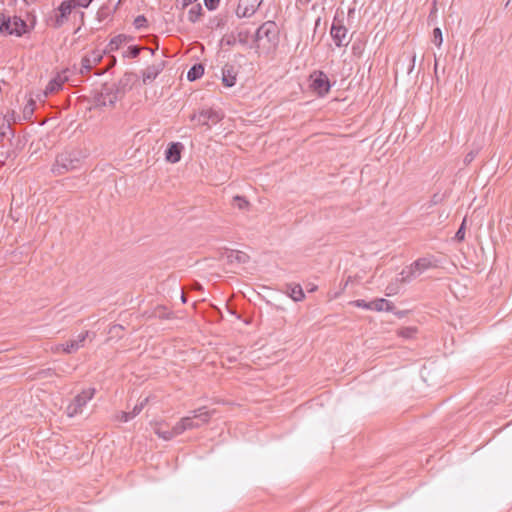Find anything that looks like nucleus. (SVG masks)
Masks as SVG:
<instances>
[{"mask_svg": "<svg viewBox=\"0 0 512 512\" xmlns=\"http://www.w3.org/2000/svg\"><path fill=\"white\" fill-rule=\"evenodd\" d=\"M213 415V411L206 410L205 407L193 410L191 415L181 418L170 430L164 429V423H157L154 428L155 434L168 441L181 435L187 430L200 428L207 424Z\"/></svg>", "mask_w": 512, "mask_h": 512, "instance_id": "obj_1", "label": "nucleus"}, {"mask_svg": "<svg viewBox=\"0 0 512 512\" xmlns=\"http://www.w3.org/2000/svg\"><path fill=\"white\" fill-rule=\"evenodd\" d=\"M437 260L433 256L421 257L405 267L397 277L396 281L400 283H408L412 279L420 276L425 271L437 268Z\"/></svg>", "mask_w": 512, "mask_h": 512, "instance_id": "obj_2", "label": "nucleus"}, {"mask_svg": "<svg viewBox=\"0 0 512 512\" xmlns=\"http://www.w3.org/2000/svg\"><path fill=\"white\" fill-rule=\"evenodd\" d=\"M83 159L82 152L74 149L64 151L57 155L55 163L52 166V172L55 175H62L69 171L78 169Z\"/></svg>", "mask_w": 512, "mask_h": 512, "instance_id": "obj_3", "label": "nucleus"}, {"mask_svg": "<svg viewBox=\"0 0 512 512\" xmlns=\"http://www.w3.org/2000/svg\"><path fill=\"white\" fill-rule=\"evenodd\" d=\"M27 28L28 26L26 22L18 16H3L2 20L0 21V32L6 33L8 35H15L20 37L27 32Z\"/></svg>", "mask_w": 512, "mask_h": 512, "instance_id": "obj_4", "label": "nucleus"}, {"mask_svg": "<svg viewBox=\"0 0 512 512\" xmlns=\"http://www.w3.org/2000/svg\"><path fill=\"white\" fill-rule=\"evenodd\" d=\"M95 392L94 388H88L76 395L66 408L67 416L72 418L81 414L86 404L94 397Z\"/></svg>", "mask_w": 512, "mask_h": 512, "instance_id": "obj_5", "label": "nucleus"}, {"mask_svg": "<svg viewBox=\"0 0 512 512\" xmlns=\"http://www.w3.org/2000/svg\"><path fill=\"white\" fill-rule=\"evenodd\" d=\"M279 30L274 21L264 22L255 33V42L265 39L269 44L276 45L278 42Z\"/></svg>", "mask_w": 512, "mask_h": 512, "instance_id": "obj_6", "label": "nucleus"}, {"mask_svg": "<svg viewBox=\"0 0 512 512\" xmlns=\"http://www.w3.org/2000/svg\"><path fill=\"white\" fill-rule=\"evenodd\" d=\"M310 79V87L318 96H325L330 91V81L323 71H314Z\"/></svg>", "mask_w": 512, "mask_h": 512, "instance_id": "obj_7", "label": "nucleus"}, {"mask_svg": "<svg viewBox=\"0 0 512 512\" xmlns=\"http://www.w3.org/2000/svg\"><path fill=\"white\" fill-rule=\"evenodd\" d=\"M73 8H75V0H64L54 11V16L51 17L52 26L61 27L68 20Z\"/></svg>", "mask_w": 512, "mask_h": 512, "instance_id": "obj_8", "label": "nucleus"}, {"mask_svg": "<svg viewBox=\"0 0 512 512\" xmlns=\"http://www.w3.org/2000/svg\"><path fill=\"white\" fill-rule=\"evenodd\" d=\"M222 114L214 109L208 108L203 109L199 113H195L191 116L192 121H196L199 125L210 126L211 124H217L222 119Z\"/></svg>", "mask_w": 512, "mask_h": 512, "instance_id": "obj_9", "label": "nucleus"}, {"mask_svg": "<svg viewBox=\"0 0 512 512\" xmlns=\"http://www.w3.org/2000/svg\"><path fill=\"white\" fill-rule=\"evenodd\" d=\"M330 34L337 47H346L350 42V38H348V30L340 21H333Z\"/></svg>", "mask_w": 512, "mask_h": 512, "instance_id": "obj_10", "label": "nucleus"}, {"mask_svg": "<svg viewBox=\"0 0 512 512\" xmlns=\"http://www.w3.org/2000/svg\"><path fill=\"white\" fill-rule=\"evenodd\" d=\"M103 55L100 51L93 50L82 57L79 72L85 75L91 71L98 63L101 62Z\"/></svg>", "mask_w": 512, "mask_h": 512, "instance_id": "obj_11", "label": "nucleus"}, {"mask_svg": "<svg viewBox=\"0 0 512 512\" xmlns=\"http://www.w3.org/2000/svg\"><path fill=\"white\" fill-rule=\"evenodd\" d=\"M257 0H239L237 9H236V15L239 18H245L252 16L259 4H256Z\"/></svg>", "mask_w": 512, "mask_h": 512, "instance_id": "obj_12", "label": "nucleus"}, {"mask_svg": "<svg viewBox=\"0 0 512 512\" xmlns=\"http://www.w3.org/2000/svg\"><path fill=\"white\" fill-rule=\"evenodd\" d=\"M238 70L233 64H225L222 68V83L225 87H233L237 81Z\"/></svg>", "mask_w": 512, "mask_h": 512, "instance_id": "obj_13", "label": "nucleus"}, {"mask_svg": "<svg viewBox=\"0 0 512 512\" xmlns=\"http://www.w3.org/2000/svg\"><path fill=\"white\" fill-rule=\"evenodd\" d=\"M182 149L183 145L179 142L169 144L165 152L166 160L170 163H177L180 161Z\"/></svg>", "mask_w": 512, "mask_h": 512, "instance_id": "obj_14", "label": "nucleus"}, {"mask_svg": "<svg viewBox=\"0 0 512 512\" xmlns=\"http://www.w3.org/2000/svg\"><path fill=\"white\" fill-rule=\"evenodd\" d=\"M163 70V63L148 66L142 72V80L144 84L150 83L156 79L159 73Z\"/></svg>", "mask_w": 512, "mask_h": 512, "instance_id": "obj_15", "label": "nucleus"}, {"mask_svg": "<svg viewBox=\"0 0 512 512\" xmlns=\"http://www.w3.org/2000/svg\"><path fill=\"white\" fill-rule=\"evenodd\" d=\"M286 292L294 301H302L305 298L302 287L299 284H288L286 286Z\"/></svg>", "mask_w": 512, "mask_h": 512, "instance_id": "obj_16", "label": "nucleus"}, {"mask_svg": "<svg viewBox=\"0 0 512 512\" xmlns=\"http://www.w3.org/2000/svg\"><path fill=\"white\" fill-rule=\"evenodd\" d=\"M63 83H64V79H62L60 76L53 78L47 84L44 94L47 96L51 93L59 91L61 89Z\"/></svg>", "mask_w": 512, "mask_h": 512, "instance_id": "obj_17", "label": "nucleus"}, {"mask_svg": "<svg viewBox=\"0 0 512 512\" xmlns=\"http://www.w3.org/2000/svg\"><path fill=\"white\" fill-rule=\"evenodd\" d=\"M127 40L128 37L122 34L113 37L108 44V51L113 52L118 50L122 44L127 42Z\"/></svg>", "mask_w": 512, "mask_h": 512, "instance_id": "obj_18", "label": "nucleus"}, {"mask_svg": "<svg viewBox=\"0 0 512 512\" xmlns=\"http://www.w3.org/2000/svg\"><path fill=\"white\" fill-rule=\"evenodd\" d=\"M370 310H373V311L390 310V302L383 298L375 299L373 301H370Z\"/></svg>", "mask_w": 512, "mask_h": 512, "instance_id": "obj_19", "label": "nucleus"}, {"mask_svg": "<svg viewBox=\"0 0 512 512\" xmlns=\"http://www.w3.org/2000/svg\"><path fill=\"white\" fill-rule=\"evenodd\" d=\"M204 73V67L201 64H195L193 65L188 73L187 78L189 81H195L199 79Z\"/></svg>", "mask_w": 512, "mask_h": 512, "instance_id": "obj_20", "label": "nucleus"}, {"mask_svg": "<svg viewBox=\"0 0 512 512\" xmlns=\"http://www.w3.org/2000/svg\"><path fill=\"white\" fill-rule=\"evenodd\" d=\"M231 205L241 211H246L250 207V203L248 202V200L239 195L233 197Z\"/></svg>", "mask_w": 512, "mask_h": 512, "instance_id": "obj_21", "label": "nucleus"}, {"mask_svg": "<svg viewBox=\"0 0 512 512\" xmlns=\"http://www.w3.org/2000/svg\"><path fill=\"white\" fill-rule=\"evenodd\" d=\"M235 36H236V39H237V43L241 44V45H247L248 42H249V38H250V31L249 30H237V31H233Z\"/></svg>", "mask_w": 512, "mask_h": 512, "instance_id": "obj_22", "label": "nucleus"}, {"mask_svg": "<svg viewBox=\"0 0 512 512\" xmlns=\"http://www.w3.org/2000/svg\"><path fill=\"white\" fill-rule=\"evenodd\" d=\"M171 312L165 306H157L153 310L152 316L159 319H168L170 318Z\"/></svg>", "mask_w": 512, "mask_h": 512, "instance_id": "obj_23", "label": "nucleus"}, {"mask_svg": "<svg viewBox=\"0 0 512 512\" xmlns=\"http://www.w3.org/2000/svg\"><path fill=\"white\" fill-rule=\"evenodd\" d=\"M201 12H202V7L201 5H196L194 7H192L189 11H188V20L192 23H195L200 15H201Z\"/></svg>", "mask_w": 512, "mask_h": 512, "instance_id": "obj_24", "label": "nucleus"}, {"mask_svg": "<svg viewBox=\"0 0 512 512\" xmlns=\"http://www.w3.org/2000/svg\"><path fill=\"white\" fill-rule=\"evenodd\" d=\"M35 109V101L30 98L23 109L24 119H30Z\"/></svg>", "mask_w": 512, "mask_h": 512, "instance_id": "obj_25", "label": "nucleus"}, {"mask_svg": "<svg viewBox=\"0 0 512 512\" xmlns=\"http://www.w3.org/2000/svg\"><path fill=\"white\" fill-rule=\"evenodd\" d=\"M141 50H143V48L140 46H129L123 53V57L136 58L140 54Z\"/></svg>", "mask_w": 512, "mask_h": 512, "instance_id": "obj_26", "label": "nucleus"}, {"mask_svg": "<svg viewBox=\"0 0 512 512\" xmlns=\"http://www.w3.org/2000/svg\"><path fill=\"white\" fill-rule=\"evenodd\" d=\"M61 347H62V352L66 353V354H71L78 350L77 344H75L74 340H70L65 344H61Z\"/></svg>", "mask_w": 512, "mask_h": 512, "instance_id": "obj_27", "label": "nucleus"}, {"mask_svg": "<svg viewBox=\"0 0 512 512\" xmlns=\"http://www.w3.org/2000/svg\"><path fill=\"white\" fill-rule=\"evenodd\" d=\"M221 43L227 46H234L237 43V39L234 32L224 35L221 40Z\"/></svg>", "mask_w": 512, "mask_h": 512, "instance_id": "obj_28", "label": "nucleus"}, {"mask_svg": "<svg viewBox=\"0 0 512 512\" xmlns=\"http://www.w3.org/2000/svg\"><path fill=\"white\" fill-rule=\"evenodd\" d=\"M149 401H150V397H145L144 399H142L132 409L133 414L136 416L139 415L141 413V411L143 410V408L149 403Z\"/></svg>", "mask_w": 512, "mask_h": 512, "instance_id": "obj_29", "label": "nucleus"}, {"mask_svg": "<svg viewBox=\"0 0 512 512\" xmlns=\"http://www.w3.org/2000/svg\"><path fill=\"white\" fill-rule=\"evenodd\" d=\"M433 43L440 47L442 45V42H443V36H442V31L440 28H435L433 30V39H432Z\"/></svg>", "mask_w": 512, "mask_h": 512, "instance_id": "obj_30", "label": "nucleus"}, {"mask_svg": "<svg viewBox=\"0 0 512 512\" xmlns=\"http://www.w3.org/2000/svg\"><path fill=\"white\" fill-rule=\"evenodd\" d=\"M465 225H466V218L463 219L459 229L457 230V232L455 234V239L459 242H461L465 239Z\"/></svg>", "mask_w": 512, "mask_h": 512, "instance_id": "obj_31", "label": "nucleus"}, {"mask_svg": "<svg viewBox=\"0 0 512 512\" xmlns=\"http://www.w3.org/2000/svg\"><path fill=\"white\" fill-rule=\"evenodd\" d=\"M147 25V19L143 15H139L134 20V26L136 29H143Z\"/></svg>", "mask_w": 512, "mask_h": 512, "instance_id": "obj_32", "label": "nucleus"}, {"mask_svg": "<svg viewBox=\"0 0 512 512\" xmlns=\"http://www.w3.org/2000/svg\"><path fill=\"white\" fill-rule=\"evenodd\" d=\"M350 305L355 307L363 308L366 310H370V302H366L365 300L358 299L350 302Z\"/></svg>", "mask_w": 512, "mask_h": 512, "instance_id": "obj_33", "label": "nucleus"}, {"mask_svg": "<svg viewBox=\"0 0 512 512\" xmlns=\"http://www.w3.org/2000/svg\"><path fill=\"white\" fill-rule=\"evenodd\" d=\"M52 375H55V371L53 369H51V368L40 370L37 373V377L40 378V379L48 377V376H52Z\"/></svg>", "mask_w": 512, "mask_h": 512, "instance_id": "obj_34", "label": "nucleus"}, {"mask_svg": "<svg viewBox=\"0 0 512 512\" xmlns=\"http://www.w3.org/2000/svg\"><path fill=\"white\" fill-rule=\"evenodd\" d=\"M88 331L81 333L76 340H74L75 344H77V349L84 345V342L88 336Z\"/></svg>", "mask_w": 512, "mask_h": 512, "instance_id": "obj_35", "label": "nucleus"}, {"mask_svg": "<svg viewBox=\"0 0 512 512\" xmlns=\"http://www.w3.org/2000/svg\"><path fill=\"white\" fill-rule=\"evenodd\" d=\"M220 0H204L206 7L209 10L215 9Z\"/></svg>", "mask_w": 512, "mask_h": 512, "instance_id": "obj_36", "label": "nucleus"}, {"mask_svg": "<svg viewBox=\"0 0 512 512\" xmlns=\"http://www.w3.org/2000/svg\"><path fill=\"white\" fill-rule=\"evenodd\" d=\"M475 157H476V152L471 151V152L467 153L464 158V163L467 165L470 164L474 160Z\"/></svg>", "mask_w": 512, "mask_h": 512, "instance_id": "obj_37", "label": "nucleus"}, {"mask_svg": "<svg viewBox=\"0 0 512 512\" xmlns=\"http://www.w3.org/2000/svg\"><path fill=\"white\" fill-rule=\"evenodd\" d=\"M115 419L117 421H120V422H128L127 421V414L125 411H121V412H118L116 415H115Z\"/></svg>", "mask_w": 512, "mask_h": 512, "instance_id": "obj_38", "label": "nucleus"}, {"mask_svg": "<svg viewBox=\"0 0 512 512\" xmlns=\"http://www.w3.org/2000/svg\"><path fill=\"white\" fill-rule=\"evenodd\" d=\"M93 0H75V6L87 8Z\"/></svg>", "mask_w": 512, "mask_h": 512, "instance_id": "obj_39", "label": "nucleus"}, {"mask_svg": "<svg viewBox=\"0 0 512 512\" xmlns=\"http://www.w3.org/2000/svg\"><path fill=\"white\" fill-rule=\"evenodd\" d=\"M386 290H387V295L388 296H391V295H394V294L397 293V288L392 283L387 286Z\"/></svg>", "mask_w": 512, "mask_h": 512, "instance_id": "obj_40", "label": "nucleus"}, {"mask_svg": "<svg viewBox=\"0 0 512 512\" xmlns=\"http://www.w3.org/2000/svg\"><path fill=\"white\" fill-rule=\"evenodd\" d=\"M126 414H127V421H130L131 419L136 417V415H134L132 411L126 412Z\"/></svg>", "mask_w": 512, "mask_h": 512, "instance_id": "obj_41", "label": "nucleus"}, {"mask_svg": "<svg viewBox=\"0 0 512 512\" xmlns=\"http://www.w3.org/2000/svg\"><path fill=\"white\" fill-rule=\"evenodd\" d=\"M115 101H116V96L109 97V105H111V106L114 105Z\"/></svg>", "mask_w": 512, "mask_h": 512, "instance_id": "obj_42", "label": "nucleus"}, {"mask_svg": "<svg viewBox=\"0 0 512 512\" xmlns=\"http://www.w3.org/2000/svg\"><path fill=\"white\" fill-rule=\"evenodd\" d=\"M299 3H301L302 5H307L309 4L312 0H297Z\"/></svg>", "mask_w": 512, "mask_h": 512, "instance_id": "obj_43", "label": "nucleus"}, {"mask_svg": "<svg viewBox=\"0 0 512 512\" xmlns=\"http://www.w3.org/2000/svg\"><path fill=\"white\" fill-rule=\"evenodd\" d=\"M195 1H196V0H184L183 5H184V6H187V5L192 4V3H193V2H195Z\"/></svg>", "mask_w": 512, "mask_h": 512, "instance_id": "obj_44", "label": "nucleus"}, {"mask_svg": "<svg viewBox=\"0 0 512 512\" xmlns=\"http://www.w3.org/2000/svg\"><path fill=\"white\" fill-rule=\"evenodd\" d=\"M53 351H55V352L62 351L61 344L57 345V346L53 349Z\"/></svg>", "mask_w": 512, "mask_h": 512, "instance_id": "obj_45", "label": "nucleus"}, {"mask_svg": "<svg viewBox=\"0 0 512 512\" xmlns=\"http://www.w3.org/2000/svg\"><path fill=\"white\" fill-rule=\"evenodd\" d=\"M245 257H246V255H245V254H241V255H239L237 258H238V260H239V261H244V259H243V258H245Z\"/></svg>", "mask_w": 512, "mask_h": 512, "instance_id": "obj_46", "label": "nucleus"}, {"mask_svg": "<svg viewBox=\"0 0 512 512\" xmlns=\"http://www.w3.org/2000/svg\"><path fill=\"white\" fill-rule=\"evenodd\" d=\"M181 300H182L183 303L186 302V296H185V294L183 292L181 294Z\"/></svg>", "mask_w": 512, "mask_h": 512, "instance_id": "obj_47", "label": "nucleus"}, {"mask_svg": "<svg viewBox=\"0 0 512 512\" xmlns=\"http://www.w3.org/2000/svg\"><path fill=\"white\" fill-rule=\"evenodd\" d=\"M411 61H412V66H411V68H413V67H414V63H415V56H413V57H412V60H411ZM411 70H412V69H410V71H411Z\"/></svg>", "mask_w": 512, "mask_h": 512, "instance_id": "obj_48", "label": "nucleus"}, {"mask_svg": "<svg viewBox=\"0 0 512 512\" xmlns=\"http://www.w3.org/2000/svg\"><path fill=\"white\" fill-rule=\"evenodd\" d=\"M146 49H147V50H149L151 54H154V53H155V50H154V49H152V48H146Z\"/></svg>", "mask_w": 512, "mask_h": 512, "instance_id": "obj_49", "label": "nucleus"}, {"mask_svg": "<svg viewBox=\"0 0 512 512\" xmlns=\"http://www.w3.org/2000/svg\"><path fill=\"white\" fill-rule=\"evenodd\" d=\"M434 12H436V4L435 3H434V6H433V9L431 11V14L434 13Z\"/></svg>", "mask_w": 512, "mask_h": 512, "instance_id": "obj_50", "label": "nucleus"}, {"mask_svg": "<svg viewBox=\"0 0 512 512\" xmlns=\"http://www.w3.org/2000/svg\"><path fill=\"white\" fill-rule=\"evenodd\" d=\"M25 3L29 4L31 2H33L34 0H23Z\"/></svg>", "mask_w": 512, "mask_h": 512, "instance_id": "obj_51", "label": "nucleus"}, {"mask_svg": "<svg viewBox=\"0 0 512 512\" xmlns=\"http://www.w3.org/2000/svg\"><path fill=\"white\" fill-rule=\"evenodd\" d=\"M103 105H107V102H106V99L104 98L103 101L101 102Z\"/></svg>", "mask_w": 512, "mask_h": 512, "instance_id": "obj_52", "label": "nucleus"}, {"mask_svg": "<svg viewBox=\"0 0 512 512\" xmlns=\"http://www.w3.org/2000/svg\"><path fill=\"white\" fill-rule=\"evenodd\" d=\"M113 328H122L120 325H114Z\"/></svg>", "mask_w": 512, "mask_h": 512, "instance_id": "obj_53", "label": "nucleus"}]
</instances>
